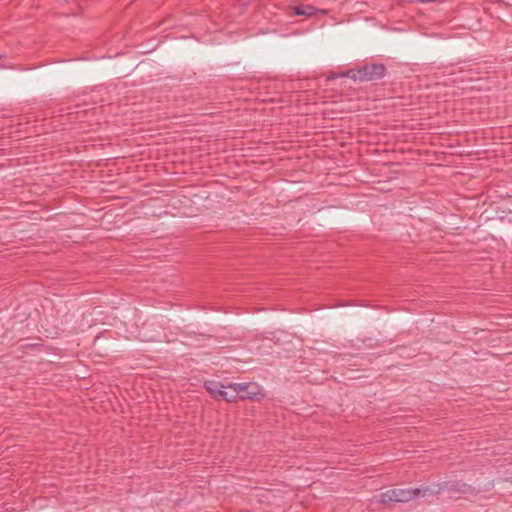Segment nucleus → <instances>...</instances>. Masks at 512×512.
I'll use <instances>...</instances> for the list:
<instances>
[{
	"label": "nucleus",
	"mask_w": 512,
	"mask_h": 512,
	"mask_svg": "<svg viewBox=\"0 0 512 512\" xmlns=\"http://www.w3.org/2000/svg\"><path fill=\"white\" fill-rule=\"evenodd\" d=\"M387 69L382 63H368L340 73V77H347L354 81L371 82L382 79Z\"/></svg>",
	"instance_id": "nucleus-1"
},
{
	"label": "nucleus",
	"mask_w": 512,
	"mask_h": 512,
	"mask_svg": "<svg viewBox=\"0 0 512 512\" xmlns=\"http://www.w3.org/2000/svg\"><path fill=\"white\" fill-rule=\"evenodd\" d=\"M413 499H416L414 488H394L380 495V502L383 504L390 502L406 503Z\"/></svg>",
	"instance_id": "nucleus-2"
},
{
	"label": "nucleus",
	"mask_w": 512,
	"mask_h": 512,
	"mask_svg": "<svg viewBox=\"0 0 512 512\" xmlns=\"http://www.w3.org/2000/svg\"><path fill=\"white\" fill-rule=\"evenodd\" d=\"M205 388L210 393V395L217 401L223 400L228 403H233L237 401V393L233 392V390H224L225 386L222 385L220 382H205Z\"/></svg>",
	"instance_id": "nucleus-3"
},
{
	"label": "nucleus",
	"mask_w": 512,
	"mask_h": 512,
	"mask_svg": "<svg viewBox=\"0 0 512 512\" xmlns=\"http://www.w3.org/2000/svg\"><path fill=\"white\" fill-rule=\"evenodd\" d=\"M441 494L445 493L449 497L458 498L461 495L472 492V487L462 481L449 480L440 482Z\"/></svg>",
	"instance_id": "nucleus-4"
},
{
	"label": "nucleus",
	"mask_w": 512,
	"mask_h": 512,
	"mask_svg": "<svg viewBox=\"0 0 512 512\" xmlns=\"http://www.w3.org/2000/svg\"><path fill=\"white\" fill-rule=\"evenodd\" d=\"M227 388L237 393V400H253L258 394L257 386H254L250 383H231L227 386Z\"/></svg>",
	"instance_id": "nucleus-5"
},
{
	"label": "nucleus",
	"mask_w": 512,
	"mask_h": 512,
	"mask_svg": "<svg viewBox=\"0 0 512 512\" xmlns=\"http://www.w3.org/2000/svg\"><path fill=\"white\" fill-rule=\"evenodd\" d=\"M414 491L415 498L439 495L441 494L440 482L432 483L421 488H414Z\"/></svg>",
	"instance_id": "nucleus-6"
},
{
	"label": "nucleus",
	"mask_w": 512,
	"mask_h": 512,
	"mask_svg": "<svg viewBox=\"0 0 512 512\" xmlns=\"http://www.w3.org/2000/svg\"><path fill=\"white\" fill-rule=\"evenodd\" d=\"M318 10L312 5H298L293 7V12L298 16H313Z\"/></svg>",
	"instance_id": "nucleus-7"
}]
</instances>
